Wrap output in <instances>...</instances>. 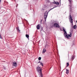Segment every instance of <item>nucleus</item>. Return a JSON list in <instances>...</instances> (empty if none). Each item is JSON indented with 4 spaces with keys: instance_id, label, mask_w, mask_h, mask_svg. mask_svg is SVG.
<instances>
[{
    "instance_id": "obj_27",
    "label": "nucleus",
    "mask_w": 77,
    "mask_h": 77,
    "mask_svg": "<svg viewBox=\"0 0 77 77\" xmlns=\"http://www.w3.org/2000/svg\"><path fill=\"white\" fill-rule=\"evenodd\" d=\"M16 7H17L18 6V5H16Z\"/></svg>"
},
{
    "instance_id": "obj_2",
    "label": "nucleus",
    "mask_w": 77,
    "mask_h": 77,
    "mask_svg": "<svg viewBox=\"0 0 77 77\" xmlns=\"http://www.w3.org/2000/svg\"><path fill=\"white\" fill-rule=\"evenodd\" d=\"M53 27L56 28H60V26H59V24L57 23H54V25L52 26H51V27L53 28Z\"/></svg>"
},
{
    "instance_id": "obj_5",
    "label": "nucleus",
    "mask_w": 77,
    "mask_h": 77,
    "mask_svg": "<svg viewBox=\"0 0 77 77\" xmlns=\"http://www.w3.org/2000/svg\"><path fill=\"white\" fill-rule=\"evenodd\" d=\"M48 12L47 11H46L45 14V16H44V18L45 19V21H46V19H47V16H48Z\"/></svg>"
},
{
    "instance_id": "obj_20",
    "label": "nucleus",
    "mask_w": 77,
    "mask_h": 77,
    "mask_svg": "<svg viewBox=\"0 0 77 77\" xmlns=\"http://www.w3.org/2000/svg\"><path fill=\"white\" fill-rule=\"evenodd\" d=\"M0 38H1V39H2V35H1V34H0Z\"/></svg>"
},
{
    "instance_id": "obj_16",
    "label": "nucleus",
    "mask_w": 77,
    "mask_h": 77,
    "mask_svg": "<svg viewBox=\"0 0 77 77\" xmlns=\"http://www.w3.org/2000/svg\"><path fill=\"white\" fill-rule=\"evenodd\" d=\"M38 59L39 60H41V57H39L38 58Z\"/></svg>"
},
{
    "instance_id": "obj_14",
    "label": "nucleus",
    "mask_w": 77,
    "mask_h": 77,
    "mask_svg": "<svg viewBox=\"0 0 77 77\" xmlns=\"http://www.w3.org/2000/svg\"><path fill=\"white\" fill-rule=\"evenodd\" d=\"M71 59H72V60H74V56H72V57H71Z\"/></svg>"
},
{
    "instance_id": "obj_3",
    "label": "nucleus",
    "mask_w": 77,
    "mask_h": 77,
    "mask_svg": "<svg viewBox=\"0 0 77 77\" xmlns=\"http://www.w3.org/2000/svg\"><path fill=\"white\" fill-rule=\"evenodd\" d=\"M69 3V7L70 9H71V6H72V3H73L72 0H68Z\"/></svg>"
},
{
    "instance_id": "obj_6",
    "label": "nucleus",
    "mask_w": 77,
    "mask_h": 77,
    "mask_svg": "<svg viewBox=\"0 0 77 77\" xmlns=\"http://www.w3.org/2000/svg\"><path fill=\"white\" fill-rule=\"evenodd\" d=\"M69 17H70V22L72 23V24H73V22L72 21V16L71 15H69Z\"/></svg>"
},
{
    "instance_id": "obj_1",
    "label": "nucleus",
    "mask_w": 77,
    "mask_h": 77,
    "mask_svg": "<svg viewBox=\"0 0 77 77\" xmlns=\"http://www.w3.org/2000/svg\"><path fill=\"white\" fill-rule=\"evenodd\" d=\"M63 29L64 33H65L66 34V38H67V39H69V37H71V36H72V35H71V33L70 32V34H68L67 35H66L67 33H66V31L65 30V28L63 27Z\"/></svg>"
},
{
    "instance_id": "obj_23",
    "label": "nucleus",
    "mask_w": 77,
    "mask_h": 77,
    "mask_svg": "<svg viewBox=\"0 0 77 77\" xmlns=\"http://www.w3.org/2000/svg\"><path fill=\"white\" fill-rule=\"evenodd\" d=\"M42 20H41V23H42Z\"/></svg>"
},
{
    "instance_id": "obj_30",
    "label": "nucleus",
    "mask_w": 77,
    "mask_h": 77,
    "mask_svg": "<svg viewBox=\"0 0 77 77\" xmlns=\"http://www.w3.org/2000/svg\"><path fill=\"white\" fill-rule=\"evenodd\" d=\"M27 1H29V0H27Z\"/></svg>"
},
{
    "instance_id": "obj_10",
    "label": "nucleus",
    "mask_w": 77,
    "mask_h": 77,
    "mask_svg": "<svg viewBox=\"0 0 77 77\" xmlns=\"http://www.w3.org/2000/svg\"><path fill=\"white\" fill-rule=\"evenodd\" d=\"M46 52V50L45 48H44L43 50L42 53H45Z\"/></svg>"
},
{
    "instance_id": "obj_28",
    "label": "nucleus",
    "mask_w": 77,
    "mask_h": 77,
    "mask_svg": "<svg viewBox=\"0 0 77 77\" xmlns=\"http://www.w3.org/2000/svg\"><path fill=\"white\" fill-rule=\"evenodd\" d=\"M50 12V10L48 11V12Z\"/></svg>"
},
{
    "instance_id": "obj_9",
    "label": "nucleus",
    "mask_w": 77,
    "mask_h": 77,
    "mask_svg": "<svg viewBox=\"0 0 77 77\" xmlns=\"http://www.w3.org/2000/svg\"><path fill=\"white\" fill-rule=\"evenodd\" d=\"M40 24H38L37 26V29H38V30H39L40 29Z\"/></svg>"
},
{
    "instance_id": "obj_21",
    "label": "nucleus",
    "mask_w": 77,
    "mask_h": 77,
    "mask_svg": "<svg viewBox=\"0 0 77 77\" xmlns=\"http://www.w3.org/2000/svg\"><path fill=\"white\" fill-rule=\"evenodd\" d=\"M17 30H19V28L18 27L17 28Z\"/></svg>"
},
{
    "instance_id": "obj_11",
    "label": "nucleus",
    "mask_w": 77,
    "mask_h": 77,
    "mask_svg": "<svg viewBox=\"0 0 77 77\" xmlns=\"http://www.w3.org/2000/svg\"><path fill=\"white\" fill-rule=\"evenodd\" d=\"M73 28L74 29H76L77 28V26L76 25H75L73 26Z\"/></svg>"
},
{
    "instance_id": "obj_12",
    "label": "nucleus",
    "mask_w": 77,
    "mask_h": 77,
    "mask_svg": "<svg viewBox=\"0 0 77 77\" xmlns=\"http://www.w3.org/2000/svg\"><path fill=\"white\" fill-rule=\"evenodd\" d=\"M66 74H68V73H69V70L68 69H66Z\"/></svg>"
},
{
    "instance_id": "obj_7",
    "label": "nucleus",
    "mask_w": 77,
    "mask_h": 77,
    "mask_svg": "<svg viewBox=\"0 0 77 77\" xmlns=\"http://www.w3.org/2000/svg\"><path fill=\"white\" fill-rule=\"evenodd\" d=\"M53 4H55V5H59V3L58 2H56L54 1V2H52Z\"/></svg>"
},
{
    "instance_id": "obj_13",
    "label": "nucleus",
    "mask_w": 77,
    "mask_h": 77,
    "mask_svg": "<svg viewBox=\"0 0 77 77\" xmlns=\"http://www.w3.org/2000/svg\"><path fill=\"white\" fill-rule=\"evenodd\" d=\"M26 38H28V39H29V35L26 34Z\"/></svg>"
},
{
    "instance_id": "obj_18",
    "label": "nucleus",
    "mask_w": 77,
    "mask_h": 77,
    "mask_svg": "<svg viewBox=\"0 0 77 77\" xmlns=\"http://www.w3.org/2000/svg\"><path fill=\"white\" fill-rule=\"evenodd\" d=\"M69 63H67V66H69Z\"/></svg>"
},
{
    "instance_id": "obj_24",
    "label": "nucleus",
    "mask_w": 77,
    "mask_h": 77,
    "mask_svg": "<svg viewBox=\"0 0 77 77\" xmlns=\"http://www.w3.org/2000/svg\"><path fill=\"white\" fill-rule=\"evenodd\" d=\"M1 2H2V0H0V3H1Z\"/></svg>"
},
{
    "instance_id": "obj_15",
    "label": "nucleus",
    "mask_w": 77,
    "mask_h": 77,
    "mask_svg": "<svg viewBox=\"0 0 77 77\" xmlns=\"http://www.w3.org/2000/svg\"><path fill=\"white\" fill-rule=\"evenodd\" d=\"M56 7H57V6L54 7L53 8H51L50 10L49 11H51V10H52V9H53L54 8H56Z\"/></svg>"
},
{
    "instance_id": "obj_25",
    "label": "nucleus",
    "mask_w": 77,
    "mask_h": 77,
    "mask_svg": "<svg viewBox=\"0 0 77 77\" xmlns=\"http://www.w3.org/2000/svg\"><path fill=\"white\" fill-rule=\"evenodd\" d=\"M38 63H41V62H40L39 61Z\"/></svg>"
},
{
    "instance_id": "obj_8",
    "label": "nucleus",
    "mask_w": 77,
    "mask_h": 77,
    "mask_svg": "<svg viewBox=\"0 0 77 77\" xmlns=\"http://www.w3.org/2000/svg\"><path fill=\"white\" fill-rule=\"evenodd\" d=\"M13 66H14L15 67H16V66H17V63L16 62H14L13 63Z\"/></svg>"
},
{
    "instance_id": "obj_22",
    "label": "nucleus",
    "mask_w": 77,
    "mask_h": 77,
    "mask_svg": "<svg viewBox=\"0 0 77 77\" xmlns=\"http://www.w3.org/2000/svg\"><path fill=\"white\" fill-rule=\"evenodd\" d=\"M17 31L18 32H20V30L19 29V30H17Z\"/></svg>"
},
{
    "instance_id": "obj_17",
    "label": "nucleus",
    "mask_w": 77,
    "mask_h": 77,
    "mask_svg": "<svg viewBox=\"0 0 77 77\" xmlns=\"http://www.w3.org/2000/svg\"><path fill=\"white\" fill-rule=\"evenodd\" d=\"M40 65H42V66H44V65L43 64V63H40Z\"/></svg>"
},
{
    "instance_id": "obj_19",
    "label": "nucleus",
    "mask_w": 77,
    "mask_h": 77,
    "mask_svg": "<svg viewBox=\"0 0 77 77\" xmlns=\"http://www.w3.org/2000/svg\"><path fill=\"white\" fill-rule=\"evenodd\" d=\"M40 73H41L40 74H41V77H43V76L42 75V72Z\"/></svg>"
},
{
    "instance_id": "obj_4",
    "label": "nucleus",
    "mask_w": 77,
    "mask_h": 77,
    "mask_svg": "<svg viewBox=\"0 0 77 77\" xmlns=\"http://www.w3.org/2000/svg\"><path fill=\"white\" fill-rule=\"evenodd\" d=\"M36 69L37 71H38V72H40V73H41L42 72V69L40 67H37L36 68Z\"/></svg>"
},
{
    "instance_id": "obj_29",
    "label": "nucleus",
    "mask_w": 77,
    "mask_h": 77,
    "mask_svg": "<svg viewBox=\"0 0 77 77\" xmlns=\"http://www.w3.org/2000/svg\"><path fill=\"white\" fill-rule=\"evenodd\" d=\"M76 23H77V20H76Z\"/></svg>"
},
{
    "instance_id": "obj_26",
    "label": "nucleus",
    "mask_w": 77,
    "mask_h": 77,
    "mask_svg": "<svg viewBox=\"0 0 77 77\" xmlns=\"http://www.w3.org/2000/svg\"><path fill=\"white\" fill-rule=\"evenodd\" d=\"M4 69H6V68H4Z\"/></svg>"
}]
</instances>
